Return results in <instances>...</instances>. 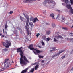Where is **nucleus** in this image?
<instances>
[{"label": "nucleus", "instance_id": "obj_62", "mask_svg": "<svg viewBox=\"0 0 73 73\" xmlns=\"http://www.w3.org/2000/svg\"><path fill=\"white\" fill-rule=\"evenodd\" d=\"M56 56H57V55H56Z\"/></svg>", "mask_w": 73, "mask_h": 73}, {"label": "nucleus", "instance_id": "obj_29", "mask_svg": "<svg viewBox=\"0 0 73 73\" xmlns=\"http://www.w3.org/2000/svg\"><path fill=\"white\" fill-rule=\"evenodd\" d=\"M69 40H70V41L73 42V38H70Z\"/></svg>", "mask_w": 73, "mask_h": 73}, {"label": "nucleus", "instance_id": "obj_52", "mask_svg": "<svg viewBox=\"0 0 73 73\" xmlns=\"http://www.w3.org/2000/svg\"><path fill=\"white\" fill-rule=\"evenodd\" d=\"M58 12H60V11L58 10H57Z\"/></svg>", "mask_w": 73, "mask_h": 73}, {"label": "nucleus", "instance_id": "obj_3", "mask_svg": "<svg viewBox=\"0 0 73 73\" xmlns=\"http://www.w3.org/2000/svg\"><path fill=\"white\" fill-rule=\"evenodd\" d=\"M54 3V1L52 0L50 1V0H46L43 2V4L44 5H46L47 3L49 4V3Z\"/></svg>", "mask_w": 73, "mask_h": 73}, {"label": "nucleus", "instance_id": "obj_58", "mask_svg": "<svg viewBox=\"0 0 73 73\" xmlns=\"http://www.w3.org/2000/svg\"><path fill=\"white\" fill-rule=\"evenodd\" d=\"M54 57V56H53V57Z\"/></svg>", "mask_w": 73, "mask_h": 73}, {"label": "nucleus", "instance_id": "obj_59", "mask_svg": "<svg viewBox=\"0 0 73 73\" xmlns=\"http://www.w3.org/2000/svg\"><path fill=\"white\" fill-rule=\"evenodd\" d=\"M24 49V48H23L22 49Z\"/></svg>", "mask_w": 73, "mask_h": 73}, {"label": "nucleus", "instance_id": "obj_43", "mask_svg": "<svg viewBox=\"0 0 73 73\" xmlns=\"http://www.w3.org/2000/svg\"><path fill=\"white\" fill-rule=\"evenodd\" d=\"M41 63H44V60H42L41 61Z\"/></svg>", "mask_w": 73, "mask_h": 73}, {"label": "nucleus", "instance_id": "obj_5", "mask_svg": "<svg viewBox=\"0 0 73 73\" xmlns=\"http://www.w3.org/2000/svg\"><path fill=\"white\" fill-rule=\"evenodd\" d=\"M5 42L7 44V46H5V47L6 48H9V46H11V42H10L9 41L6 40L5 41Z\"/></svg>", "mask_w": 73, "mask_h": 73}, {"label": "nucleus", "instance_id": "obj_19", "mask_svg": "<svg viewBox=\"0 0 73 73\" xmlns=\"http://www.w3.org/2000/svg\"><path fill=\"white\" fill-rule=\"evenodd\" d=\"M8 60H9V59H5V60L4 61V63L5 64V63L8 62Z\"/></svg>", "mask_w": 73, "mask_h": 73}, {"label": "nucleus", "instance_id": "obj_32", "mask_svg": "<svg viewBox=\"0 0 73 73\" xmlns=\"http://www.w3.org/2000/svg\"><path fill=\"white\" fill-rule=\"evenodd\" d=\"M52 49L53 51H54V50H56V49L55 48H52Z\"/></svg>", "mask_w": 73, "mask_h": 73}, {"label": "nucleus", "instance_id": "obj_44", "mask_svg": "<svg viewBox=\"0 0 73 73\" xmlns=\"http://www.w3.org/2000/svg\"><path fill=\"white\" fill-rule=\"evenodd\" d=\"M28 22H26V25H27V26H28V27H29V25H28Z\"/></svg>", "mask_w": 73, "mask_h": 73}, {"label": "nucleus", "instance_id": "obj_53", "mask_svg": "<svg viewBox=\"0 0 73 73\" xmlns=\"http://www.w3.org/2000/svg\"><path fill=\"white\" fill-rule=\"evenodd\" d=\"M38 47H39V48H41V46H38Z\"/></svg>", "mask_w": 73, "mask_h": 73}, {"label": "nucleus", "instance_id": "obj_23", "mask_svg": "<svg viewBox=\"0 0 73 73\" xmlns=\"http://www.w3.org/2000/svg\"><path fill=\"white\" fill-rule=\"evenodd\" d=\"M2 43V44L4 46H7V44H6L5 42H3Z\"/></svg>", "mask_w": 73, "mask_h": 73}, {"label": "nucleus", "instance_id": "obj_36", "mask_svg": "<svg viewBox=\"0 0 73 73\" xmlns=\"http://www.w3.org/2000/svg\"><path fill=\"white\" fill-rule=\"evenodd\" d=\"M54 41L55 42H56V41H57V40L55 38H54Z\"/></svg>", "mask_w": 73, "mask_h": 73}, {"label": "nucleus", "instance_id": "obj_1", "mask_svg": "<svg viewBox=\"0 0 73 73\" xmlns=\"http://www.w3.org/2000/svg\"><path fill=\"white\" fill-rule=\"evenodd\" d=\"M23 48V47H21L17 49V53L20 52V55L21 56L20 58V63L21 65H26L27 64V62L28 63H29V62L28 61L27 58L25 56H23V50H21V49Z\"/></svg>", "mask_w": 73, "mask_h": 73}, {"label": "nucleus", "instance_id": "obj_16", "mask_svg": "<svg viewBox=\"0 0 73 73\" xmlns=\"http://www.w3.org/2000/svg\"><path fill=\"white\" fill-rule=\"evenodd\" d=\"M39 66V65H37L35 66V70H37V69L38 68V67Z\"/></svg>", "mask_w": 73, "mask_h": 73}, {"label": "nucleus", "instance_id": "obj_8", "mask_svg": "<svg viewBox=\"0 0 73 73\" xmlns=\"http://www.w3.org/2000/svg\"><path fill=\"white\" fill-rule=\"evenodd\" d=\"M20 19L21 20V21H22L24 22V23H25V22L26 21V20L23 17L21 16L20 17Z\"/></svg>", "mask_w": 73, "mask_h": 73}, {"label": "nucleus", "instance_id": "obj_20", "mask_svg": "<svg viewBox=\"0 0 73 73\" xmlns=\"http://www.w3.org/2000/svg\"><path fill=\"white\" fill-rule=\"evenodd\" d=\"M33 72H34V68H32L30 71V72H31V73H33Z\"/></svg>", "mask_w": 73, "mask_h": 73}, {"label": "nucleus", "instance_id": "obj_56", "mask_svg": "<svg viewBox=\"0 0 73 73\" xmlns=\"http://www.w3.org/2000/svg\"><path fill=\"white\" fill-rule=\"evenodd\" d=\"M38 1H40V0H38Z\"/></svg>", "mask_w": 73, "mask_h": 73}, {"label": "nucleus", "instance_id": "obj_12", "mask_svg": "<svg viewBox=\"0 0 73 73\" xmlns=\"http://www.w3.org/2000/svg\"><path fill=\"white\" fill-rule=\"evenodd\" d=\"M66 7L68 9H72V7H71V5H67L66 6Z\"/></svg>", "mask_w": 73, "mask_h": 73}, {"label": "nucleus", "instance_id": "obj_55", "mask_svg": "<svg viewBox=\"0 0 73 73\" xmlns=\"http://www.w3.org/2000/svg\"><path fill=\"white\" fill-rule=\"evenodd\" d=\"M12 63H14V62H13V61H12Z\"/></svg>", "mask_w": 73, "mask_h": 73}, {"label": "nucleus", "instance_id": "obj_27", "mask_svg": "<svg viewBox=\"0 0 73 73\" xmlns=\"http://www.w3.org/2000/svg\"><path fill=\"white\" fill-rule=\"evenodd\" d=\"M25 29H26L27 30V31H28L29 29V28H28V27L27 26H25Z\"/></svg>", "mask_w": 73, "mask_h": 73}, {"label": "nucleus", "instance_id": "obj_48", "mask_svg": "<svg viewBox=\"0 0 73 73\" xmlns=\"http://www.w3.org/2000/svg\"><path fill=\"white\" fill-rule=\"evenodd\" d=\"M20 31L21 32V29H19Z\"/></svg>", "mask_w": 73, "mask_h": 73}, {"label": "nucleus", "instance_id": "obj_42", "mask_svg": "<svg viewBox=\"0 0 73 73\" xmlns=\"http://www.w3.org/2000/svg\"><path fill=\"white\" fill-rule=\"evenodd\" d=\"M13 13V11H10L9 12V14H12Z\"/></svg>", "mask_w": 73, "mask_h": 73}, {"label": "nucleus", "instance_id": "obj_18", "mask_svg": "<svg viewBox=\"0 0 73 73\" xmlns=\"http://www.w3.org/2000/svg\"><path fill=\"white\" fill-rule=\"evenodd\" d=\"M43 38L44 40H45V41H47V39L46 38V36H44L43 37Z\"/></svg>", "mask_w": 73, "mask_h": 73}, {"label": "nucleus", "instance_id": "obj_24", "mask_svg": "<svg viewBox=\"0 0 73 73\" xmlns=\"http://www.w3.org/2000/svg\"><path fill=\"white\" fill-rule=\"evenodd\" d=\"M3 33H4V35H7V32L5 31V32H4V29H3Z\"/></svg>", "mask_w": 73, "mask_h": 73}, {"label": "nucleus", "instance_id": "obj_50", "mask_svg": "<svg viewBox=\"0 0 73 73\" xmlns=\"http://www.w3.org/2000/svg\"><path fill=\"white\" fill-rule=\"evenodd\" d=\"M2 36L3 37H4V35H2Z\"/></svg>", "mask_w": 73, "mask_h": 73}, {"label": "nucleus", "instance_id": "obj_61", "mask_svg": "<svg viewBox=\"0 0 73 73\" xmlns=\"http://www.w3.org/2000/svg\"><path fill=\"white\" fill-rule=\"evenodd\" d=\"M38 34H39V35H40V34L39 33Z\"/></svg>", "mask_w": 73, "mask_h": 73}, {"label": "nucleus", "instance_id": "obj_51", "mask_svg": "<svg viewBox=\"0 0 73 73\" xmlns=\"http://www.w3.org/2000/svg\"><path fill=\"white\" fill-rule=\"evenodd\" d=\"M62 5H65V3H62Z\"/></svg>", "mask_w": 73, "mask_h": 73}, {"label": "nucleus", "instance_id": "obj_30", "mask_svg": "<svg viewBox=\"0 0 73 73\" xmlns=\"http://www.w3.org/2000/svg\"><path fill=\"white\" fill-rule=\"evenodd\" d=\"M62 29H64V30H67V28L66 27H62Z\"/></svg>", "mask_w": 73, "mask_h": 73}, {"label": "nucleus", "instance_id": "obj_54", "mask_svg": "<svg viewBox=\"0 0 73 73\" xmlns=\"http://www.w3.org/2000/svg\"><path fill=\"white\" fill-rule=\"evenodd\" d=\"M46 25H49V23H46Z\"/></svg>", "mask_w": 73, "mask_h": 73}, {"label": "nucleus", "instance_id": "obj_40", "mask_svg": "<svg viewBox=\"0 0 73 73\" xmlns=\"http://www.w3.org/2000/svg\"><path fill=\"white\" fill-rule=\"evenodd\" d=\"M58 17H60V15L58 14V16L56 17V19H58Z\"/></svg>", "mask_w": 73, "mask_h": 73}, {"label": "nucleus", "instance_id": "obj_60", "mask_svg": "<svg viewBox=\"0 0 73 73\" xmlns=\"http://www.w3.org/2000/svg\"><path fill=\"white\" fill-rule=\"evenodd\" d=\"M16 36H17V35H16Z\"/></svg>", "mask_w": 73, "mask_h": 73}, {"label": "nucleus", "instance_id": "obj_45", "mask_svg": "<svg viewBox=\"0 0 73 73\" xmlns=\"http://www.w3.org/2000/svg\"><path fill=\"white\" fill-rule=\"evenodd\" d=\"M39 36V35L38 34H37V35H36V36H37V37H38Z\"/></svg>", "mask_w": 73, "mask_h": 73}, {"label": "nucleus", "instance_id": "obj_11", "mask_svg": "<svg viewBox=\"0 0 73 73\" xmlns=\"http://www.w3.org/2000/svg\"><path fill=\"white\" fill-rule=\"evenodd\" d=\"M50 33H51V32H50V31L48 30L47 31H46V35H50Z\"/></svg>", "mask_w": 73, "mask_h": 73}, {"label": "nucleus", "instance_id": "obj_9", "mask_svg": "<svg viewBox=\"0 0 73 73\" xmlns=\"http://www.w3.org/2000/svg\"><path fill=\"white\" fill-rule=\"evenodd\" d=\"M55 38H56L57 39H59L60 38H63V37L62 36L58 35V36H56Z\"/></svg>", "mask_w": 73, "mask_h": 73}, {"label": "nucleus", "instance_id": "obj_13", "mask_svg": "<svg viewBox=\"0 0 73 73\" xmlns=\"http://www.w3.org/2000/svg\"><path fill=\"white\" fill-rule=\"evenodd\" d=\"M63 2H64V1H65V3L66 4H68V0H61Z\"/></svg>", "mask_w": 73, "mask_h": 73}, {"label": "nucleus", "instance_id": "obj_46", "mask_svg": "<svg viewBox=\"0 0 73 73\" xmlns=\"http://www.w3.org/2000/svg\"><path fill=\"white\" fill-rule=\"evenodd\" d=\"M35 64H36V63H34V64H32V65H35Z\"/></svg>", "mask_w": 73, "mask_h": 73}, {"label": "nucleus", "instance_id": "obj_7", "mask_svg": "<svg viewBox=\"0 0 73 73\" xmlns=\"http://www.w3.org/2000/svg\"><path fill=\"white\" fill-rule=\"evenodd\" d=\"M37 20L38 21H39V20H38L37 18L36 17L35 18H34V19L33 20V23H36V22H37Z\"/></svg>", "mask_w": 73, "mask_h": 73}, {"label": "nucleus", "instance_id": "obj_31", "mask_svg": "<svg viewBox=\"0 0 73 73\" xmlns=\"http://www.w3.org/2000/svg\"><path fill=\"white\" fill-rule=\"evenodd\" d=\"M54 4H53L52 5H51V7H52V8H54Z\"/></svg>", "mask_w": 73, "mask_h": 73}, {"label": "nucleus", "instance_id": "obj_57", "mask_svg": "<svg viewBox=\"0 0 73 73\" xmlns=\"http://www.w3.org/2000/svg\"><path fill=\"white\" fill-rule=\"evenodd\" d=\"M1 35V34L0 33V36Z\"/></svg>", "mask_w": 73, "mask_h": 73}, {"label": "nucleus", "instance_id": "obj_41", "mask_svg": "<svg viewBox=\"0 0 73 73\" xmlns=\"http://www.w3.org/2000/svg\"><path fill=\"white\" fill-rule=\"evenodd\" d=\"M65 56H63L61 57V58L62 59H63V58H65Z\"/></svg>", "mask_w": 73, "mask_h": 73}, {"label": "nucleus", "instance_id": "obj_34", "mask_svg": "<svg viewBox=\"0 0 73 73\" xmlns=\"http://www.w3.org/2000/svg\"><path fill=\"white\" fill-rule=\"evenodd\" d=\"M50 40V38L49 37H48L47 39V41H49Z\"/></svg>", "mask_w": 73, "mask_h": 73}, {"label": "nucleus", "instance_id": "obj_49", "mask_svg": "<svg viewBox=\"0 0 73 73\" xmlns=\"http://www.w3.org/2000/svg\"><path fill=\"white\" fill-rule=\"evenodd\" d=\"M23 15H24V16H25V17H26V16H25V14H23Z\"/></svg>", "mask_w": 73, "mask_h": 73}, {"label": "nucleus", "instance_id": "obj_47", "mask_svg": "<svg viewBox=\"0 0 73 73\" xmlns=\"http://www.w3.org/2000/svg\"><path fill=\"white\" fill-rule=\"evenodd\" d=\"M53 50H50V52H53Z\"/></svg>", "mask_w": 73, "mask_h": 73}, {"label": "nucleus", "instance_id": "obj_38", "mask_svg": "<svg viewBox=\"0 0 73 73\" xmlns=\"http://www.w3.org/2000/svg\"><path fill=\"white\" fill-rule=\"evenodd\" d=\"M42 45H44V43L43 42V41H42L41 42Z\"/></svg>", "mask_w": 73, "mask_h": 73}, {"label": "nucleus", "instance_id": "obj_37", "mask_svg": "<svg viewBox=\"0 0 73 73\" xmlns=\"http://www.w3.org/2000/svg\"><path fill=\"white\" fill-rule=\"evenodd\" d=\"M70 35L71 36H73V33H71L70 34Z\"/></svg>", "mask_w": 73, "mask_h": 73}, {"label": "nucleus", "instance_id": "obj_6", "mask_svg": "<svg viewBox=\"0 0 73 73\" xmlns=\"http://www.w3.org/2000/svg\"><path fill=\"white\" fill-rule=\"evenodd\" d=\"M36 0H25L24 1L26 3H31V1H36Z\"/></svg>", "mask_w": 73, "mask_h": 73}, {"label": "nucleus", "instance_id": "obj_35", "mask_svg": "<svg viewBox=\"0 0 73 73\" xmlns=\"http://www.w3.org/2000/svg\"><path fill=\"white\" fill-rule=\"evenodd\" d=\"M70 1L71 4H73V0H70Z\"/></svg>", "mask_w": 73, "mask_h": 73}, {"label": "nucleus", "instance_id": "obj_14", "mask_svg": "<svg viewBox=\"0 0 73 73\" xmlns=\"http://www.w3.org/2000/svg\"><path fill=\"white\" fill-rule=\"evenodd\" d=\"M50 16L53 19H55L54 18V14L52 13L50 14Z\"/></svg>", "mask_w": 73, "mask_h": 73}, {"label": "nucleus", "instance_id": "obj_33", "mask_svg": "<svg viewBox=\"0 0 73 73\" xmlns=\"http://www.w3.org/2000/svg\"><path fill=\"white\" fill-rule=\"evenodd\" d=\"M52 26L53 28H54L56 27V25L54 24H52Z\"/></svg>", "mask_w": 73, "mask_h": 73}, {"label": "nucleus", "instance_id": "obj_39", "mask_svg": "<svg viewBox=\"0 0 73 73\" xmlns=\"http://www.w3.org/2000/svg\"><path fill=\"white\" fill-rule=\"evenodd\" d=\"M72 9L71 10V13H72V14H73V9Z\"/></svg>", "mask_w": 73, "mask_h": 73}, {"label": "nucleus", "instance_id": "obj_17", "mask_svg": "<svg viewBox=\"0 0 73 73\" xmlns=\"http://www.w3.org/2000/svg\"><path fill=\"white\" fill-rule=\"evenodd\" d=\"M27 34L28 35H29V34L30 35H31V33L30 32L29 33V30H27Z\"/></svg>", "mask_w": 73, "mask_h": 73}, {"label": "nucleus", "instance_id": "obj_28", "mask_svg": "<svg viewBox=\"0 0 73 73\" xmlns=\"http://www.w3.org/2000/svg\"><path fill=\"white\" fill-rule=\"evenodd\" d=\"M29 24L31 26V27H32V26L33 25V23H32V22L29 23Z\"/></svg>", "mask_w": 73, "mask_h": 73}, {"label": "nucleus", "instance_id": "obj_25", "mask_svg": "<svg viewBox=\"0 0 73 73\" xmlns=\"http://www.w3.org/2000/svg\"><path fill=\"white\" fill-rule=\"evenodd\" d=\"M38 56L39 58H40V59L42 58H44V56H41L40 55H39Z\"/></svg>", "mask_w": 73, "mask_h": 73}, {"label": "nucleus", "instance_id": "obj_15", "mask_svg": "<svg viewBox=\"0 0 73 73\" xmlns=\"http://www.w3.org/2000/svg\"><path fill=\"white\" fill-rule=\"evenodd\" d=\"M65 50H62L61 52H59V53H57L56 54V55H57V56H58V55H59V54H60V53H62V52H64V51H65Z\"/></svg>", "mask_w": 73, "mask_h": 73}, {"label": "nucleus", "instance_id": "obj_10", "mask_svg": "<svg viewBox=\"0 0 73 73\" xmlns=\"http://www.w3.org/2000/svg\"><path fill=\"white\" fill-rule=\"evenodd\" d=\"M26 18L27 20V22H28V23H29V17L28 15H27L26 16Z\"/></svg>", "mask_w": 73, "mask_h": 73}, {"label": "nucleus", "instance_id": "obj_21", "mask_svg": "<svg viewBox=\"0 0 73 73\" xmlns=\"http://www.w3.org/2000/svg\"><path fill=\"white\" fill-rule=\"evenodd\" d=\"M7 28H8V25H7V24H6L5 25V30H7Z\"/></svg>", "mask_w": 73, "mask_h": 73}, {"label": "nucleus", "instance_id": "obj_22", "mask_svg": "<svg viewBox=\"0 0 73 73\" xmlns=\"http://www.w3.org/2000/svg\"><path fill=\"white\" fill-rule=\"evenodd\" d=\"M65 20H66V19H65V17H64L62 19V22H64V21H65Z\"/></svg>", "mask_w": 73, "mask_h": 73}, {"label": "nucleus", "instance_id": "obj_2", "mask_svg": "<svg viewBox=\"0 0 73 73\" xmlns=\"http://www.w3.org/2000/svg\"><path fill=\"white\" fill-rule=\"evenodd\" d=\"M33 44H31L29 46L28 48L30 49V50H33V52L36 55L37 54V53H41V52H42V51H40L38 50L35 49L33 47H33Z\"/></svg>", "mask_w": 73, "mask_h": 73}, {"label": "nucleus", "instance_id": "obj_26", "mask_svg": "<svg viewBox=\"0 0 73 73\" xmlns=\"http://www.w3.org/2000/svg\"><path fill=\"white\" fill-rule=\"evenodd\" d=\"M34 19V18H33V17H31L30 18V21H33V20Z\"/></svg>", "mask_w": 73, "mask_h": 73}, {"label": "nucleus", "instance_id": "obj_4", "mask_svg": "<svg viewBox=\"0 0 73 73\" xmlns=\"http://www.w3.org/2000/svg\"><path fill=\"white\" fill-rule=\"evenodd\" d=\"M11 65V63L9 62H8L6 64H5L4 68V69H8L9 68V66Z\"/></svg>", "mask_w": 73, "mask_h": 73}]
</instances>
